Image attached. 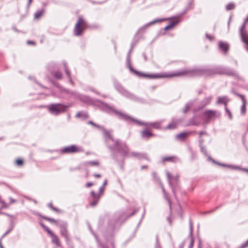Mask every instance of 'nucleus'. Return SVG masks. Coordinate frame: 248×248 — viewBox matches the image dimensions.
<instances>
[{
    "mask_svg": "<svg viewBox=\"0 0 248 248\" xmlns=\"http://www.w3.org/2000/svg\"><path fill=\"white\" fill-rule=\"evenodd\" d=\"M132 50V47L129 50L126 59L127 65L129 70L134 73L139 77H144L149 78H169L180 76H186L187 77L199 76L202 75L211 76L215 74H225L226 68L221 67H216L214 68L199 69L194 68L192 69L182 70L171 74H148L143 73L136 70L132 67L130 62V53Z\"/></svg>",
    "mask_w": 248,
    "mask_h": 248,
    "instance_id": "nucleus-1",
    "label": "nucleus"
},
{
    "mask_svg": "<svg viewBox=\"0 0 248 248\" xmlns=\"http://www.w3.org/2000/svg\"><path fill=\"white\" fill-rule=\"evenodd\" d=\"M104 133L106 144L108 148L112 152L114 150H117L123 157H134L139 159H148L146 154L134 152L129 153L128 147L125 143H121L118 140H115L108 131L104 130Z\"/></svg>",
    "mask_w": 248,
    "mask_h": 248,
    "instance_id": "nucleus-2",
    "label": "nucleus"
},
{
    "mask_svg": "<svg viewBox=\"0 0 248 248\" xmlns=\"http://www.w3.org/2000/svg\"><path fill=\"white\" fill-rule=\"evenodd\" d=\"M98 102L99 103L98 106L100 109L110 114H114L120 119L124 120L129 123L136 124L138 125L148 124H145L136 120L127 114L116 109L114 107L112 106L104 103L101 101H98ZM149 124L156 129L160 128V124L159 123H153Z\"/></svg>",
    "mask_w": 248,
    "mask_h": 248,
    "instance_id": "nucleus-3",
    "label": "nucleus"
},
{
    "mask_svg": "<svg viewBox=\"0 0 248 248\" xmlns=\"http://www.w3.org/2000/svg\"><path fill=\"white\" fill-rule=\"evenodd\" d=\"M72 106V104L64 105L61 103L50 104L47 106L49 112L52 115L57 116L65 112L68 108Z\"/></svg>",
    "mask_w": 248,
    "mask_h": 248,
    "instance_id": "nucleus-4",
    "label": "nucleus"
},
{
    "mask_svg": "<svg viewBox=\"0 0 248 248\" xmlns=\"http://www.w3.org/2000/svg\"><path fill=\"white\" fill-rule=\"evenodd\" d=\"M114 87L116 90L123 96L133 100H137V97L125 90L119 83L115 82Z\"/></svg>",
    "mask_w": 248,
    "mask_h": 248,
    "instance_id": "nucleus-5",
    "label": "nucleus"
},
{
    "mask_svg": "<svg viewBox=\"0 0 248 248\" xmlns=\"http://www.w3.org/2000/svg\"><path fill=\"white\" fill-rule=\"evenodd\" d=\"M86 23L82 17H79L78 20L75 25L74 29V34L76 36H79L82 34V31L85 29Z\"/></svg>",
    "mask_w": 248,
    "mask_h": 248,
    "instance_id": "nucleus-6",
    "label": "nucleus"
},
{
    "mask_svg": "<svg viewBox=\"0 0 248 248\" xmlns=\"http://www.w3.org/2000/svg\"><path fill=\"white\" fill-rule=\"evenodd\" d=\"M84 150L82 147L77 146L76 145H71L70 146L62 148L61 149V152L63 154H73L82 152Z\"/></svg>",
    "mask_w": 248,
    "mask_h": 248,
    "instance_id": "nucleus-7",
    "label": "nucleus"
},
{
    "mask_svg": "<svg viewBox=\"0 0 248 248\" xmlns=\"http://www.w3.org/2000/svg\"><path fill=\"white\" fill-rule=\"evenodd\" d=\"M61 92L63 94V97L66 99H73L77 100L79 97V93L66 89H61Z\"/></svg>",
    "mask_w": 248,
    "mask_h": 248,
    "instance_id": "nucleus-8",
    "label": "nucleus"
},
{
    "mask_svg": "<svg viewBox=\"0 0 248 248\" xmlns=\"http://www.w3.org/2000/svg\"><path fill=\"white\" fill-rule=\"evenodd\" d=\"M248 22V16L245 20V21L242 25L240 29V36L242 41L248 47V34L245 30V26L247 22Z\"/></svg>",
    "mask_w": 248,
    "mask_h": 248,
    "instance_id": "nucleus-9",
    "label": "nucleus"
},
{
    "mask_svg": "<svg viewBox=\"0 0 248 248\" xmlns=\"http://www.w3.org/2000/svg\"><path fill=\"white\" fill-rule=\"evenodd\" d=\"M204 115L208 119H215L216 117H219L220 114L217 111L212 110H207L204 112Z\"/></svg>",
    "mask_w": 248,
    "mask_h": 248,
    "instance_id": "nucleus-10",
    "label": "nucleus"
},
{
    "mask_svg": "<svg viewBox=\"0 0 248 248\" xmlns=\"http://www.w3.org/2000/svg\"><path fill=\"white\" fill-rule=\"evenodd\" d=\"M166 174L167 176L168 181L169 183L170 186H171L172 191L173 192L174 196H175V192L174 191V183H173V181H175L177 182L178 180V176H176L175 177H172L169 171H166Z\"/></svg>",
    "mask_w": 248,
    "mask_h": 248,
    "instance_id": "nucleus-11",
    "label": "nucleus"
},
{
    "mask_svg": "<svg viewBox=\"0 0 248 248\" xmlns=\"http://www.w3.org/2000/svg\"><path fill=\"white\" fill-rule=\"evenodd\" d=\"M237 96H239L242 101V105L240 109V113L242 115H244L245 114L246 112V104H247V100L244 96V95L237 93H234Z\"/></svg>",
    "mask_w": 248,
    "mask_h": 248,
    "instance_id": "nucleus-12",
    "label": "nucleus"
},
{
    "mask_svg": "<svg viewBox=\"0 0 248 248\" xmlns=\"http://www.w3.org/2000/svg\"><path fill=\"white\" fill-rule=\"evenodd\" d=\"M61 230H60V232L61 235L63 236L65 239V241L68 242L70 241V239L69 237V236L68 235V232L66 230V224H63L62 225H61L60 226Z\"/></svg>",
    "mask_w": 248,
    "mask_h": 248,
    "instance_id": "nucleus-13",
    "label": "nucleus"
},
{
    "mask_svg": "<svg viewBox=\"0 0 248 248\" xmlns=\"http://www.w3.org/2000/svg\"><path fill=\"white\" fill-rule=\"evenodd\" d=\"M166 19L163 18V19H155L152 21H151L149 22L148 23L145 24L144 26L141 27L139 29L138 32H141V31H144L147 28H148L149 26L155 24V23L159 22H161L162 21H164L166 20Z\"/></svg>",
    "mask_w": 248,
    "mask_h": 248,
    "instance_id": "nucleus-14",
    "label": "nucleus"
},
{
    "mask_svg": "<svg viewBox=\"0 0 248 248\" xmlns=\"http://www.w3.org/2000/svg\"><path fill=\"white\" fill-rule=\"evenodd\" d=\"M91 195L92 197V202H91L90 205L92 206H94L99 202L100 198V195L99 194H96L93 191H92L91 192Z\"/></svg>",
    "mask_w": 248,
    "mask_h": 248,
    "instance_id": "nucleus-15",
    "label": "nucleus"
},
{
    "mask_svg": "<svg viewBox=\"0 0 248 248\" xmlns=\"http://www.w3.org/2000/svg\"><path fill=\"white\" fill-rule=\"evenodd\" d=\"M192 132H184L181 133L176 135V139L179 140H184Z\"/></svg>",
    "mask_w": 248,
    "mask_h": 248,
    "instance_id": "nucleus-16",
    "label": "nucleus"
},
{
    "mask_svg": "<svg viewBox=\"0 0 248 248\" xmlns=\"http://www.w3.org/2000/svg\"><path fill=\"white\" fill-rule=\"evenodd\" d=\"M218 46L219 49L223 51L224 53H227L229 50V45L227 43L219 41L218 43Z\"/></svg>",
    "mask_w": 248,
    "mask_h": 248,
    "instance_id": "nucleus-17",
    "label": "nucleus"
},
{
    "mask_svg": "<svg viewBox=\"0 0 248 248\" xmlns=\"http://www.w3.org/2000/svg\"><path fill=\"white\" fill-rule=\"evenodd\" d=\"M181 121V120L180 119L172 120V122L167 126L166 128L168 129H174L177 127L178 123Z\"/></svg>",
    "mask_w": 248,
    "mask_h": 248,
    "instance_id": "nucleus-18",
    "label": "nucleus"
},
{
    "mask_svg": "<svg viewBox=\"0 0 248 248\" xmlns=\"http://www.w3.org/2000/svg\"><path fill=\"white\" fill-rule=\"evenodd\" d=\"M229 101V99L226 96H219L218 97L217 104H223L226 106L227 103Z\"/></svg>",
    "mask_w": 248,
    "mask_h": 248,
    "instance_id": "nucleus-19",
    "label": "nucleus"
},
{
    "mask_svg": "<svg viewBox=\"0 0 248 248\" xmlns=\"http://www.w3.org/2000/svg\"><path fill=\"white\" fill-rule=\"evenodd\" d=\"M218 165H221V166H222L223 167H230L232 169H234V170H242L244 171H246L248 173V169H242V168H241L239 166H230V165H226V164H220V163H218Z\"/></svg>",
    "mask_w": 248,
    "mask_h": 248,
    "instance_id": "nucleus-20",
    "label": "nucleus"
},
{
    "mask_svg": "<svg viewBox=\"0 0 248 248\" xmlns=\"http://www.w3.org/2000/svg\"><path fill=\"white\" fill-rule=\"evenodd\" d=\"M78 99L86 103H90L91 102L90 98L88 96L80 94H79V97H78Z\"/></svg>",
    "mask_w": 248,
    "mask_h": 248,
    "instance_id": "nucleus-21",
    "label": "nucleus"
},
{
    "mask_svg": "<svg viewBox=\"0 0 248 248\" xmlns=\"http://www.w3.org/2000/svg\"><path fill=\"white\" fill-rule=\"evenodd\" d=\"M163 162H175L178 160V159L175 156H170L163 157L162 159Z\"/></svg>",
    "mask_w": 248,
    "mask_h": 248,
    "instance_id": "nucleus-22",
    "label": "nucleus"
},
{
    "mask_svg": "<svg viewBox=\"0 0 248 248\" xmlns=\"http://www.w3.org/2000/svg\"><path fill=\"white\" fill-rule=\"evenodd\" d=\"M52 238V242L57 246H61L59 238L53 233L50 235Z\"/></svg>",
    "mask_w": 248,
    "mask_h": 248,
    "instance_id": "nucleus-23",
    "label": "nucleus"
},
{
    "mask_svg": "<svg viewBox=\"0 0 248 248\" xmlns=\"http://www.w3.org/2000/svg\"><path fill=\"white\" fill-rule=\"evenodd\" d=\"M62 63H63V67L64 68L65 72L68 78H69V82H71V83H72L70 72L69 71V70H68V69L67 67V64L65 62H63Z\"/></svg>",
    "mask_w": 248,
    "mask_h": 248,
    "instance_id": "nucleus-24",
    "label": "nucleus"
},
{
    "mask_svg": "<svg viewBox=\"0 0 248 248\" xmlns=\"http://www.w3.org/2000/svg\"><path fill=\"white\" fill-rule=\"evenodd\" d=\"M153 134L147 129L144 130L141 132V136L143 138H149L152 136Z\"/></svg>",
    "mask_w": 248,
    "mask_h": 248,
    "instance_id": "nucleus-25",
    "label": "nucleus"
},
{
    "mask_svg": "<svg viewBox=\"0 0 248 248\" xmlns=\"http://www.w3.org/2000/svg\"><path fill=\"white\" fill-rule=\"evenodd\" d=\"M161 187H162V192L163 193L164 198L168 202L169 206H170V210H171V202H170V199H169L168 195H167L166 192L165 190V189H164L163 186L162 185H161Z\"/></svg>",
    "mask_w": 248,
    "mask_h": 248,
    "instance_id": "nucleus-26",
    "label": "nucleus"
},
{
    "mask_svg": "<svg viewBox=\"0 0 248 248\" xmlns=\"http://www.w3.org/2000/svg\"><path fill=\"white\" fill-rule=\"evenodd\" d=\"M199 124V122L196 121L195 117H193V118L189 120L188 123L186 124V126L198 125Z\"/></svg>",
    "mask_w": 248,
    "mask_h": 248,
    "instance_id": "nucleus-27",
    "label": "nucleus"
},
{
    "mask_svg": "<svg viewBox=\"0 0 248 248\" xmlns=\"http://www.w3.org/2000/svg\"><path fill=\"white\" fill-rule=\"evenodd\" d=\"M87 114L86 112H78L76 115V118H80L82 119H85L87 118Z\"/></svg>",
    "mask_w": 248,
    "mask_h": 248,
    "instance_id": "nucleus-28",
    "label": "nucleus"
},
{
    "mask_svg": "<svg viewBox=\"0 0 248 248\" xmlns=\"http://www.w3.org/2000/svg\"><path fill=\"white\" fill-rule=\"evenodd\" d=\"M212 96H209L207 97H206L202 101V104L203 106H206L210 104L211 100H212Z\"/></svg>",
    "mask_w": 248,
    "mask_h": 248,
    "instance_id": "nucleus-29",
    "label": "nucleus"
},
{
    "mask_svg": "<svg viewBox=\"0 0 248 248\" xmlns=\"http://www.w3.org/2000/svg\"><path fill=\"white\" fill-rule=\"evenodd\" d=\"M44 12V10L43 9L38 10L34 14V18L36 19L40 18L43 15Z\"/></svg>",
    "mask_w": 248,
    "mask_h": 248,
    "instance_id": "nucleus-30",
    "label": "nucleus"
},
{
    "mask_svg": "<svg viewBox=\"0 0 248 248\" xmlns=\"http://www.w3.org/2000/svg\"><path fill=\"white\" fill-rule=\"evenodd\" d=\"M84 164L86 166H89V165H91V166H99V162L98 161H97V160H95V161H90L85 162L84 163Z\"/></svg>",
    "mask_w": 248,
    "mask_h": 248,
    "instance_id": "nucleus-31",
    "label": "nucleus"
},
{
    "mask_svg": "<svg viewBox=\"0 0 248 248\" xmlns=\"http://www.w3.org/2000/svg\"><path fill=\"white\" fill-rule=\"evenodd\" d=\"M235 8V4L232 2L229 3L226 6V9L227 11L233 9Z\"/></svg>",
    "mask_w": 248,
    "mask_h": 248,
    "instance_id": "nucleus-32",
    "label": "nucleus"
},
{
    "mask_svg": "<svg viewBox=\"0 0 248 248\" xmlns=\"http://www.w3.org/2000/svg\"><path fill=\"white\" fill-rule=\"evenodd\" d=\"M203 142V140L202 139L200 140V143L201 145V151L205 155H207V151L204 147L202 146V143Z\"/></svg>",
    "mask_w": 248,
    "mask_h": 248,
    "instance_id": "nucleus-33",
    "label": "nucleus"
},
{
    "mask_svg": "<svg viewBox=\"0 0 248 248\" xmlns=\"http://www.w3.org/2000/svg\"><path fill=\"white\" fill-rule=\"evenodd\" d=\"M54 77L57 79H61L62 78V73L60 71H56L54 75Z\"/></svg>",
    "mask_w": 248,
    "mask_h": 248,
    "instance_id": "nucleus-34",
    "label": "nucleus"
},
{
    "mask_svg": "<svg viewBox=\"0 0 248 248\" xmlns=\"http://www.w3.org/2000/svg\"><path fill=\"white\" fill-rule=\"evenodd\" d=\"M0 203L2 204L1 208H7L9 206V204L6 203L3 200H0Z\"/></svg>",
    "mask_w": 248,
    "mask_h": 248,
    "instance_id": "nucleus-35",
    "label": "nucleus"
},
{
    "mask_svg": "<svg viewBox=\"0 0 248 248\" xmlns=\"http://www.w3.org/2000/svg\"><path fill=\"white\" fill-rule=\"evenodd\" d=\"M189 229H190V232H189V236H191L193 235V225H192V222L191 220H189Z\"/></svg>",
    "mask_w": 248,
    "mask_h": 248,
    "instance_id": "nucleus-36",
    "label": "nucleus"
},
{
    "mask_svg": "<svg viewBox=\"0 0 248 248\" xmlns=\"http://www.w3.org/2000/svg\"><path fill=\"white\" fill-rule=\"evenodd\" d=\"M43 218L47 221L50 222H53V223H57V221L55 219H54L53 218H50L49 217H44Z\"/></svg>",
    "mask_w": 248,
    "mask_h": 248,
    "instance_id": "nucleus-37",
    "label": "nucleus"
},
{
    "mask_svg": "<svg viewBox=\"0 0 248 248\" xmlns=\"http://www.w3.org/2000/svg\"><path fill=\"white\" fill-rule=\"evenodd\" d=\"M179 22V21L178 20H176V21H172L171 22H170L169 24L168 25H169V26L170 27V28H172L173 27H174L176 24H177Z\"/></svg>",
    "mask_w": 248,
    "mask_h": 248,
    "instance_id": "nucleus-38",
    "label": "nucleus"
},
{
    "mask_svg": "<svg viewBox=\"0 0 248 248\" xmlns=\"http://www.w3.org/2000/svg\"><path fill=\"white\" fill-rule=\"evenodd\" d=\"M42 227L44 229V230L47 232L50 235L51 234H52L53 232L49 229V228L46 226L45 225H44L43 224H41Z\"/></svg>",
    "mask_w": 248,
    "mask_h": 248,
    "instance_id": "nucleus-39",
    "label": "nucleus"
},
{
    "mask_svg": "<svg viewBox=\"0 0 248 248\" xmlns=\"http://www.w3.org/2000/svg\"><path fill=\"white\" fill-rule=\"evenodd\" d=\"M191 103H188L186 104L185 108L184 109V112L186 113L191 107Z\"/></svg>",
    "mask_w": 248,
    "mask_h": 248,
    "instance_id": "nucleus-40",
    "label": "nucleus"
},
{
    "mask_svg": "<svg viewBox=\"0 0 248 248\" xmlns=\"http://www.w3.org/2000/svg\"><path fill=\"white\" fill-rule=\"evenodd\" d=\"M16 164L19 166H22L23 164V160L21 159H17L16 161Z\"/></svg>",
    "mask_w": 248,
    "mask_h": 248,
    "instance_id": "nucleus-41",
    "label": "nucleus"
},
{
    "mask_svg": "<svg viewBox=\"0 0 248 248\" xmlns=\"http://www.w3.org/2000/svg\"><path fill=\"white\" fill-rule=\"evenodd\" d=\"M225 110H226V113L228 114V115L229 117V118L230 119H232V114L231 111L228 109V108L227 107H226V108H225Z\"/></svg>",
    "mask_w": 248,
    "mask_h": 248,
    "instance_id": "nucleus-42",
    "label": "nucleus"
},
{
    "mask_svg": "<svg viewBox=\"0 0 248 248\" xmlns=\"http://www.w3.org/2000/svg\"><path fill=\"white\" fill-rule=\"evenodd\" d=\"M13 229V228L9 229L6 232H5L3 235L1 236V238L0 239H2L4 237H5L7 234H8Z\"/></svg>",
    "mask_w": 248,
    "mask_h": 248,
    "instance_id": "nucleus-43",
    "label": "nucleus"
},
{
    "mask_svg": "<svg viewBox=\"0 0 248 248\" xmlns=\"http://www.w3.org/2000/svg\"><path fill=\"white\" fill-rule=\"evenodd\" d=\"M0 214H2V215H4L7 217H10V218H13L14 217V216H13V215H9L8 214H7V213H3V212H0Z\"/></svg>",
    "mask_w": 248,
    "mask_h": 248,
    "instance_id": "nucleus-44",
    "label": "nucleus"
},
{
    "mask_svg": "<svg viewBox=\"0 0 248 248\" xmlns=\"http://www.w3.org/2000/svg\"><path fill=\"white\" fill-rule=\"evenodd\" d=\"M248 246V240L244 244H243L240 247V248H245L247 247Z\"/></svg>",
    "mask_w": 248,
    "mask_h": 248,
    "instance_id": "nucleus-45",
    "label": "nucleus"
},
{
    "mask_svg": "<svg viewBox=\"0 0 248 248\" xmlns=\"http://www.w3.org/2000/svg\"><path fill=\"white\" fill-rule=\"evenodd\" d=\"M190 237L191 238L190 243V247L191 248L193 246L194 239L193 238V235H192L191 236H190Z\"/></svg>",
    "mask_w": 248,
    "mask_h": 248,
    "instance_id": "nucleus-46",
    "label": "nucleus"
},
{
    "mask_svg": "<svg viewBox=\"0 0 248 248\" xmlns=\"http://www.w3.org/2000/svg\"><path fill=\"white\" fill-rule=\"evenodd\" d=\"M105 188L103 186H101L99 189V195L102 194Z\"/></svg>",
    "mask_w": 248,
    "mask_h": 248,
    "instance_id": "nucleus-47",
    "label": "nucleus"
},
{
    "mask_svg": "<svg viewBox=\"0 0 248 248\" xmlns=\"http://www.w3.org/2000/svg\"><path fill=\"white\" fill-rule=\"evenodd\" d=\"M155 248H161L160 245L158 243V239L157 237H156V245L155 246Z\"/></svg>",
    "mask_w": 248,
    "mask_h": 248,
    "instance_id": "nucleus-48",
    "label": "nucleus"
},
{
    "mask_svg": "<svg viewBox=\"0 0 248 248\" xmlns=\"http://www.w3.org/2000/svg\"><path fill=\"white\" fill-rule=\"evenodd\" d=\"M93 185V183H91V182H88L86 184V186L87 187H89L92 186Z\"/></svg>",
    "mask_w": 248,
    "mask_h": 248,
    "instance_id": "nucleus-49",
    "label": "nucleus"
},
{
    "mask_svg": "<svg viewBox=\"0 0 248 248\" xmlns=\"http://www.w3.org/2000/svg\"><path fill=\"white\" fill-rule=\"evenodd\" d=\"M206 37L210 40V41H212L213 39V38L212 36L209 35V34H207L206 35Z\"/></svg>",
    "mask_w": 248,
    "mask_h": 248,
    "instance_id": "nucleus-50",
    "label": "nucleus"
},
{
    "mask_svg": "<svg viewBox=\"0 0 248 248\" xmlns=\"http://www.w3.org/2000/svg\"><path fill=\"white\" fill-rule=\"evenodd\" d=\"M199 134L200 139H201L202 136L203 134H206V133L204 131H201Z\"/></svg>",
    "mask_w": 248,
    "mask_h": 248,
    "instance_id": "nucleus-51",
    "label": "nucleus"
},
{
    "mask_svg": "<svg viewBox=\"0 0 248 248\" xmlns=\"http://www.w3.org/2000/svg\"><path fill=\"white\" fill-rule=\"evenodd\" d=\"M89 124H91L92 125L94 126H96V127H98L99 126L97 125V124H94L93 122L92 121H89L88 122Z\"/></svg>",
    "mask_w": 248,
    "mask_h": 248,
    "instance_id": "nucleus-52",
    "label": "nucleus"
},
{
    "mask_svg": "<svg viewBox=\"0 0 248 248\" xmlns=\"http://www.w3.org/2000/svg\"><path fill=\"white\" fill-rule=\"evenodd\" d=\"M27 44H31V45H34L35 44V42H33V41H27Z\"/></svg>",
    "mask_w": 248,
    "mask_h": 248,
    "instance_id": "nucleus-53",
    "label": "nucleus"
},
{
    "mask_svg": "<svg viewBox=\"0 0 248 248\" xmlns=\"http://www.w3.org/2000/svg\"><path fill=\"white\" fill-rule=\"evenodd\" d=\"M9 199L10 200V202H11V203H14V202H16V200L13 199L12 198H10Z\"/></svg>",
    "mask_w": 248,
    "mask_h": 248,
    "instance_id": "nucleus-54",
    "label": "nucleus"
},
{
    "mask_svg": "<svg viewBox=\"0 0 248 248\" xmlns=\"http://www.w3.org/2000/svg\"><path fill=\"white\" fill-rule=\"evenodd\" d=\"M107 184V180L106 179L103 184V185H102V186H103L104 187H105V186H106V185Z\"/></svg>",
    "mask_w": 248,
    "mask_h": 248,
    "instance_id": "nucleus-55",
    "label": "nucleus"
},
{
    "mask_svg": "<svg viewBox=\"0 0 248 248\" xmlns=\"http://www.w3.org/2000/svg\"><path fill=\"white\" fill-rule=\"evenodd\" d=\"M93 176L96 178H99L101 177V175L99 174H94Z\"/></svg>",
    "mask_w": 248,
    "mask_h": 248,
    "instance_id": "nucleus-56",
    "label": "nucleus"
},
{
    "mask_svg": "<svg viewBox=\"0 0 248 248\" xmlns=\"http://www.w3.org/2000/svg\"><path fill=\"white\" fill-rule=\"evenodd\" d=\"M138 211V209L137 210H135L133 213L132 214H131L129 216H128V217H130L131 216H132V215H133L137 211Z\"/></svg>",
    "mask_w": 248,
    "mask_h": 248,
    "instance_id": "nucleus-57",
    "label": "nucleus"
},
{
    "mask_svg": "<svg viewBox=\"0 0 248 248\" xmlns=\"http://www.w3.org/2000/svg\"><path fill=\"white\" fill-rule=\"evenodd\" d=\"M170 29H171V28H170V27L169 26V25H167V26L165 27V28H164V30L165 31L167 30H169Z\"/></svg>",
    "mask_w": 248,
    "mask_h": 248,
    "instance_id": "nucleus-58",
    "label": "nucleus"
},
{
    "mask_svg": "<svg viewBox=\"0 0 248 248\" xmlns=\"http://www.w3.org/2000/svg\"><path fill=\"white\" fill-rule=\"evenodd\" d=\"M52 210L57 211V212H59V210L54 207H52Z\"/></svg>",
    "mask_w": 248,
    "mask_h": 248,
    "instance_id": "nucleus-59",
    "label": "nucleus"
},
{
    "mask_svg": "<svg viewBox=\"0 0 248 248\" xmlns=\"http://www.w3.org/2000/svg\"><path fill=\"white\" fill-rule=\"evenodd\" d=\"M48 206L49 208H50L51 209H52V207H53V205H52V203H49L48 204Z\"/></svg>",
    "mask_w": 248,
    "mask_h": 248,
    "instance_id": "nucleus-60",
    "label": "nucleus"
},
{
    "mask_svg": "<svg viewBox=\"0 0 248 248\" xmlns=\"http://www.w3.org/2000/svg\"><path fill=\"white\" fill-rule=\"evenodd\" d=\"M32 0H28V6L29 7L31 3Z\"/></svg>",
    "mask_w": 248,
    "mask_h": 248,
    "instance_id": "nucleus-61",
    "label": "nucleus"
},
{
    "mask_svg": "<svg viewBox=\"0 0 248 248\" xmlns=\"http://www.w3.org/2000/svg\"><path fill=\"white\" fill-rule=\"evenodd\" d=\"M1 239H0V248H4L3 247V246H2L1 244Z\"/></svg>",
    "mask_w": 248,
    "mask_h": 248,
    "instance_id": "nucleus-62",
    "label": "nucleus"
},
{
    "mask_svg": "<svg viewBox=\"0 0 248 248\" xmlns=\"http://www.w3.org/2000/svg\"><path fill=\"white\" fill-rule=\"evenodd\" d=\"M1 239H0V248H4L3 247V246H2L1 244Z\"/></svg>",
    "mask_w": 248,
    "mask_h": 248,
    "instance_id": "nucleus-63",
    "label": "nucleus"
},
{
    "mask_svg": "<svg viewBox=\"0 0 248 248\" xmlns=\"http://www.w3.org/2000/svg\"><path fill=\"white\" fill-rule=\"evenodd\" d=\"M146 168V166H142V167H141V169H142V170H143V169H145V168Z\"/></svg>",
    "mask_w": 248,
    "mask_h": 248,
    "instance_id": "nucleus-64",
    "label": "nucleus"
}]
</instances>
